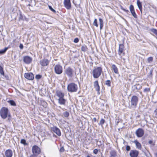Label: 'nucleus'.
<instances>
[{"mask_svg": "<svg viewBox=\"0 0 157 157\" xmlns=\"http://www.w3.org/2000/svg\"><path fill=\"white\" fill-rule=\"evenodd\" d=\"M102 71V68L100 67H94L92 71V75L95 78H98L101 75Z\"/></svg>", "mask_w": 157, "mask_h": 157, "instance_id": "nucleus-1", "label": "nucleus"}, {"mask_svg": "<svg viewBox=\"0 0 157 157\" xmlns=\"http://www.w3.org/2000/svg\"><path fill=\"white\" fill-rule=\"evenodd\" d=\"M0 115L2 118L4 119L6 118L8 116H9L8 109L5 107L2 108L0 110Z\"/></svg>", "mask_w": 157, "mask_h": 157, "instance_id": "nucleus-2", "label": "nucleus"}, {"mask_svg": "<svg viewBox=\"0 0 157 157\" xmlns=\"http://www.w3.org/2000/svg\"><path fill=\"white\" fill-rule=\"evenodd\" d=\"M78 89V87L77 85L73 83L69 84L67 86V90L70 92H76Z\"/></svg>", "mask_w": 157, "mask_h": 157, "instance_id": "nucleus-3", "label": "nucleus"}, {"mask_svg": "<svg viewBox=\"0 0 157 157\" xmlns=\"http://www.w3.org/2000/svg\"><path fill=\"white\" fill-rule=\"evenodd\" d=\"M65 75H66L68 78H72L74 74V70L70 67H68L65 69L64 71Z\"/></svg>", "mask_w": 157, "mask_h": 157, "instance_id": "nucleus-4", "label": "nucleus"}, {"mask_svg": "<svg viewBox=\"0 0 157 157\" xmlns=\"http://www.w3.org/2000/svg\"><path fill=\"white\" fill-rule=\"evenodd\" d=\"M138 101V98L136 96L132 97L131 101V106L132 107H135L137 105Z\"/></svg>", "mask_w": 157, "mask_h": 157, "instance_id": "nucleus-5", "label": "nucleus"}, {"mask_svg": "<svg viewBox=\"0 0 157 157\" xmlns=\"http://www.w3.org/2000/svg\"><path fill=\"white\" fill-rule=\"evenodd\" d=\"M41 152L40 148L37 146L34 145L32 148V152L33 155H38Z\"/></svg>", "mask_w": 157, "mask_h": 157, "instance_id": "nucleus-6", "label": "nucleus"}, {"mask_svg": "<svg viewBox=\"0 0 157 157\" xmlns=\"http://www.w3.org/2000/svg\"><path fill=\"white\" fill-rule=\"evenodd\" d=\"M54 70L56 74L60 75L63 72V68L60 65L57 64L55 66Z\"/></svg>", "mask_w": 157, "mask_h": 157, "instance_id": "nucleus-7", "label": "nucleus"}, {"mask_svg": "<svg viewBox=\"0 0 157 157\" xmlns=\"http://www.w3.org/2000/svg\"><path fill=\"white\" fill-rule=\"evenodd\" d=\"M24 76L26 78L29 80H33L34 78L33 74L31 72L25 73Z\"/></svg>", "mask_w": 157, "mask_h": 157, "instance_id": "nucleus-8", "label": "nucleus"}, {"mask_svg": "<svg viewBox=\"0 0 157 157\" xmlns=\"http://www.w3.org/2000/svg\"><path fill=\"white\" fill-rule=\"evenodd\" d=\"M136 134L138 137H141L143 136L144 134V130L141 128H139L136 130Z\"/></svg>", "mask_w": 157, "mask_h": 157, "instance_id": "nucleus-9", "label": "nucleus"}, {"mask_svg": "<svg viewBox=\"0 0 157 157\" xmlns=\"http://www.w3.org/2000/svg\"><path fill=\"white\" fill-rule=\"evenodd\" d=\"M63 4L65 7L67 9L69 10L71 8L70 0H64Z\"/></svg>", "mask_w": 157, "mask_h": 157, "instance_id": "nucleus-10", "label": "nucleus"}, {"mask_svg": "<svg viewBox=\"0 0 157 157\" xmlns=\"http://www.w3.org/2000/svg\"><path fill=\"white\" fill-rule=\"evenodd\" d=\"M32 60V58L28 56H25L23 57V61L27 64H29L31 63Z\"/></svg>", "mask_w": 157, "mask_h": 157, "instance_id": "nucleus-11", "label": "nucleus"}, {"mask_svg": "<svg viewBox=\"0 0 157 157\" xmlns=\"http://www.w3.org/2000/svg\"><path fill=\"white\" fill-rule=\"evenodd\" d=\"M139 154V152L135 150H131L129 155L131 157H137Z\"/></svg>", "mask_w": 157, "mask_h": 157, "instance_id": "nucleus-12", "label": "nucleus"}, {"mask_svg": "<svg viewBox=\"0 0 157 157\" xmlns=\"http://www.w3.org/2000/svg\"><path fill=\"white\" fill-rule=\"evenodd\" d=\"M49 63V61L47 59H44L40 61V65L43 67L47 66Z\"/></svg>", "mask_w": 157, "mask_h": 157, "instance_id": "nucleus-13", "label": "nucleus"}, {"mask_svg": "<svg viewBox=\"0 0 157 157\" xmlns=\"http://www.w3.org/2000/svg\"><path fill=\"white\" fill-rule=\"evenodd\" d=\"M51 130L58 136H61V133L60 130L56 127H53L52 128Z\"/></svg>", "mask_w": 157, "mask_h": 157, "instance_id": "nucleus-14", "label": "nucleus"}, {"mask_svg": "<svg viewBox=\"0 0 157 157\" xmlns=\"http://www.w3.org/2000/svg\"><path fill=\"white\" fill-rule=\"evenodd\" d=\"M124 46L123 44H120L119 46V48L118 50V54L120 56L121 55V54L123 53L124 55Z\"/></svg>", "mask_w": 157, "mask_h": 157, "instance_id": "nucleus-15", "label": "nucleus"}, {"mask_svg": "<svg viewBox=\"0 0 157 157\" xmlns=\"http://www.w3.org/2000/svg\"><path fill=\"white\" fill-rule=\"evenodd\" d=\"M58 103L60 105H66L67 100L64 98H59L58 99Z\"/></svg>", "mask_w": 157, "mask_h": 157, "instance_id": "nucleus-16", "label": "nucleus"}, {"mask_svg": "<svg viewBox=\"0 0 157 157\" xmlns=\"http://www.w3.org/2000/svg\"><path fill=\"white\" fill-rule=\"evenodd\" d=\"M94 86L95 90L98 91V93L100 91V88L98 81L97 80L94 82Z\"/></svg>", "mask_w": 157, "mask_h": 157, "instance_id": "nucleus-17", "label": "nucleus"}, {"mask_svg": "<svg viewBox=\"0 0 157 157\" xmlns=\"http://www.w3.org/2000/svg\"><path fill=\"white\" fill-rule=\"evenodd\" d=\"M56 95L59 98H64V94L61 91L58 90L56 92Z\"/></svg>", "mask_w": 157, "mask_h": 157, "instance_id": "nucleus-18", "label": "nucleus"}, {"mask_svg": "<svg viewBox=\"0 0 157 157\" xmlns=\"http://www.w3.org/2000/svg\"><path fill=\"white\" fill-rule=\"evenodd\" d=\"M5 154L6 157H11L12 156L13 152L11 150H7L6 151Z\"/></svg>", "mask_w": 157, "mask_h": 157, "instance_id": "nucleus-19", "label": "nucleus"}, {"mask_svg": "<svg viewBox=\"0 0 157 157\" xmlns=\"http://www.w3.org/2000/svg\"><path fill=\"white\" fill-rule=\"evenodd\" d=\"M134 143L135 144L137 148L140 149H141V145L140 143L136 140H135Z\"/></svg>", "mask_w": 157, "mask_h": 157, "instance_id": "nucleus-20", "label": "nucleus"}, {"mask_svg": "<svg viewBox=\"0 0 157 157\" xmlns=\"http://www.w3.org/2000/svg\"><path fill=\"white\" fill-rule=\"evenodd\" d=\"M137 4L139 10L141 12L142 8V5L141 3V2L140 0H137Z\"/></svg>", "mask_w": 157, "mask_h": 157, "instance_id": "nucleus-21", "label": "nucleus"}, {"mask_svg": "<svg viewBox=\"0 0 157 157\" xmlns=\"http://www.w3.org/2000/svg\"><path fill=\"white\" fill-rule=\"evenodd\" d=\"M112 68L115 73L117 74L118 73V69L115 65L114 64L112 65Z\"/></svg>", "mask_w": 157, "mask_h": 157, "instance_id": "nucleus-22", "label": "nucleus"}, {"mask_svg": "<svg viewBox=\"0 0 157 157\" xmlns=\"http://www.w3.org/2000/svg\"><path fill=\"white\" fill-rule=\"evenodd\" d=\"M99 21L100 24V30H101L103 26V22L102 19L101 18H99Z\"/></svg>", "mask_w": 157, "mask_h": 157, "instance_id": "nucleus-23", "label": "nucleus"}, {"mask_svg": "<svg viewBox=\"0 0 157 157\" xmlns=\"http://www.w3.org/2000/svg\"><path fill=\"white\" fill-rule=\"evenodd\" d=\"M111 157H115L116 155V152L114 151H112L110 152Z\"/></svg>", "mask_w": 157, "mask_h": 157, "instance_id": "nucleus-24", "label": "nucleus"}, {"mask_svg": "<svg viewBox=\"0 0 157 157\" xmlns=\"http://www.w3.org/2000/svg\"><path fill=\"white\" fill-rule=\"evenodd\" d=\"M111 82L110 80H107L105 81V85H107L108 86L110 87L111 86Z\"/></svg>", "mask_w": 157, "mask_h": 157, "instance_id": "nucleus-25", "label": "nucleus"}, {"mask_svg": "<svg viewBox=\"0 0 157 157\" xmlns=\"http://www.w3.org/2000/svg\"><path fill=\"white\" fill-rule=\"evenodd\" d=\"M8 49L7 47H6L4 49L0 50V54H3L5 53Z\"/></svg>", "mask_w": 157, "mask_h": 157, "instance_id": "nucleus-26", "label": "nucleus"}, {"mask_svg": "<svg viewBox=\"0 0 157 157\" xmlns=\"http://www.w3.org/2000/svg\"><path fill=\"white\" fill-rule=\"evenodd\" d=\"M87 49V47L85 45H83L81 47V50L83 52L86 51Z\"/></svg>", "mask_w": 157, "mask_h": 157, "instance_id": "nucleus-27", "label": "nucleus"}, {"mask_svg": "<svg viewBox=\"0 0 157 157\" xmlns=\"http://www.w3.org/2000/svg\"><path fill=\"white\" fill-rule=\"evenodd\" d=\"M0 73L3 76L4 75V73L3 70V68L1 66H0Z\"/></svg>", "mask_w": 157, "mask_h": 157, "instance_id": "nucleus-28", "label": "nucleus"}, {"mask_svg": "<svg viewBox=\"0 0 157 157\" xmlns=\"http://www.w3.org/2000/svg\"><path fill=\"white\" fill-rule=\"evenodd\" d=\"M63 116L65 117H67L69 116V113L67 111H65L63 113Z\"/></svg>", "mask_w": 157, "mask_h": 157, "instance_id": "nucleus-29", "label": "nucleus"}, {"mask_svg": "<svg viewBox=\"0 0 157 157\" xmlns=\"http://www.w3.org/2000/svg\"><path fill=\"white\" fill-rule=\"evenodd\" d=\"M129 10L130 11L131 13L132 12L134 11H135L134 7L132 5H131L129 6Z\"/></svg>", "mask_w": 157, "mask_h": 157, "instance_id": "nucleus-30", "label": "nucleus"}, {"mask_svg": "<svg viewBox=\"0 0 157 157\" xmlns=\"http://www.w3.org/2000/svg\"><path fill=\"white\" fill-rule=\"evenodd\" d=\"M105 122V121L104 119H101V120L100 121V122H99V124L102 126L104 124Z\"/></svg>", "mask_w": 157, "mask_h": 157, "instance_id": "nucleus-31", "label": "nucleus"}, {"mask_svg": "<svg viewBox=\"0 0 157 157\" xmlns=\"http://www.w3.org/2000/svg\"><path fill=\"white\" fill-rule=\"evenodd\" d=\"M21 143L22 144H23L25 145H27V144L25 140L24 139L21 140Z\"/></svg>", "mask_w": 157, "mask_h": 157, "instance_id": "nucleus-32", "label": "nucleus"}, {"mask_svg": "<svg viewBox=\"0 0 157 157\" xmlns=\"http://www.w3.org/2000/svg\"><path fill=\"white\" fill-rule=\"evenodd\" d=\"M8 102L12 105L14 106L16 105V103L13 100H10L8 101Z\"/></svg>", "mask_w": 157, "mask_h": 157, "instance_id": "nucleus-33", "label": "nucleus"}, {"mask_svg": "<svg viewBox=\"0 0 157 157\" xmlns=\"http://www.w3.org/2000/svg\"><path fill=\"white\" fill-rule=\"evenodd\" d=\"M93 25L94 26H95L96 27H98V25L97 23V19H95L93 23Z\"/></svg>", "mask_w": 157, "mask_h": 157, "instance_id": "nucleus-34", "label": "nucleus"}, {"mask_svg": "<svg viewBox=\"0 0 157 157\" xmlns=\"http://www.w3.org/2000/svg\"><path fill=\"white\" fill-rule=\"evenodd\" d=\"M151 32H153V33H154L156 35H157V30L154 29H151Z\"/></svg>", "mask_w": 157, "mask_h": 157, "instance_id": "nucleus-35", "label": "nucleus"}, {"mask_svg": "<svg viewBox=\"0 0 157 157\" xmlns=\"http://www.w3.org/2000/svg\"><path fill=\"white\" fill-rule=\"evenodd\" d=\"M131 13L132 15L135 18H137V16L135 12V11L132 12H131Z\"/></svg>", "mask_w": 157, "mask_h": 157, "instance_id": "nucleus-36", "label": "nucleus"}, {"mask_svg": "<svg viewBox=\"0 0 157 157\" xmlns=\"http://www.w3.org/2000/svg\"><path fill=\"white\" fill-rule=\"evenodd\" d=\"M42 76L40 75H37L35 76V78L37 79H39L41 78Z\"/></svg>", "mask_w": 157, "mask_h": 157, "instance_id": "nucleus-37", "label": "nucleus"}, {"mask_svg": "<svg viewBox=\"0 0 157 157\" xmlns=\"http://www.w3.org/2000/svg\"><path fill=\"white\" fill-rule=\"evenodd\" d=\"M19 20H23V17L21 13L19 15Z\"/></svg>", "mask_w": 157, "mask_h": 157, "instance_id": "nucleus-38", "label": "nucleus"}, {"mask_svg": "<svg viewBox=\"0 0 157 157\" xmlns=\"http://www.w3.org/2000/svg\"><path fill=\"white\" fill-rule=\"evenodd\" d=\"M150 91V89L149 88H145L144 90V92H147Z\"/></svg>", "mask_w": 157, "mask_h": 157, "instance_id": "nucleus-39", "label": "nucleus"}, {"mask_svg": "<svg viewBox=\"0 0 157 157\" xmlns=\"http://www.w3.org/2000/svg\"><path fill=\"white\" fill-rule=\"evenodd\" d=\"M64 149L63 147H61L59 149V151L60 152H63L64 151Z\"/></svg>", "mask_w": 157, "mask_h": 157, "instance_id": "nucleus-40", "label": "nucleus"}, {"mask_svg": "<svg viewBox=\"0 0 157 157\" xmlns=\"http://www.w3.org/2000/svg\"><path fill=\"white\" fill-rule=\"evenodd\" d=\"M49 9L52 11L54 13H56V11H55V10H54L52 8L51 6H49Z\"/></svg>", "mask_w": 157, "mask_h": 157, "instance_id": "nucleus-41", "label": "nucleus"}, {"mask_svg": "<svg viewBox=\"0 0 157 157\" xmlns=\"http://www.w3.org/2000/svg\"><path fill=\"white\" fill-rule=\"evenodd\" d=\"M153 60V58L152 57H149L147 59V60L148 62H151Z\"/></svg>", "mask_w": 157, "mask_h": 157, "instance_id": "nucleus-42", "label": "nucleus"}, {"mask_svg": "<svg viewBox=\"0 0 157 157\" xmlns=\"http://www.w3.org/2000/svg\"><path fill=\"white\" fill-rule=\"evenodd\" d=\"M131 149L130 147V146L127 145L126 147V150L127 151H128L130 150Z\"/></svg>", "mask_w": 157, "mask_h": 157, "instance_id": "nucleus-43", "label": "nucleus"}, {"mask_svg": "<svg viewBox=\"0 0 157 157\" xmlns=\"http://www.w3.org/2000/svg\"><path fill=\"white\" fill-rule=\"evenodd\" d=\"M98 150L96 149H95L94 150L93 153L95 154H97L98 153Z\"/></svg>", "mask_w": 157, "mask_h": 157, "instance_id": "nucleus-44", "label": "nucleus"}, {"mask_svg": "<svg viewBox=\"0 0 157 157\" xmlns=\"http://www.w3.org/2000/svg\"><path fill=\"white\" fill-rule=\"evenodd\" d=\"M79 41V40L78 38H75L74 39V42L75 43H77Z\"/></svg>", "mask_w": 157, "mask_h": 157, "instance_id": "nucleus-45", "label": "nucleus"}, {"mask_svg": "<svg viewBox=\"0 0 157 157\" xmlns=\"http://www.w3.org/2000/svg\"><path fill=\"white\" fill-rule=\"evenodd\" d=\"M121 9L123 10L125 12H126L128 13V12H129V11L128 10H126L123 8H121Z\"/></svg>", "mask_w": 157, "mask_h": 157, "instance_id": "nucleus-46", "label": "nucleus"}, {"mask_svg": "<svg viewBox=\"0 0 157 157\" xmlns=\"http://www.w3.org/2000/svg\"><path fill=\"white\" fill-rule=\"evenodd\" d=\"M19 47L21 49H22L23 48V46L22 44H20L19 46Z\"/></svg>", "mask_w": 157, "mask_h": 157, "instance_id": "nucleus-47", "label": "nucleus"}, {"mask_svg": "<svg viewBox=\"0 0 157 157\" xmlns=\"http://www.w3.org/2000/svg\"><path fill=\"white\" fill-rule=\"evenodd\" d=\"M30 157H37V155H31L30 156Z\"/></svg>", "mask_w": 157, "mask_h": 157, "instance_id": "nucleus-48", "label": "nucleus"}, {"mask_svg": "<svg viewBox=\"0 0 157 157\" xmlns=\"http://www.w3.org/2000/svg\"><path fill=\"white\" fill-rule=\"evenodd\" d=\"M98 142L100 143V145H101V144L103 143V142H102L101 140L98 141Z\"/></svg>", "mask_w": 157, "mask_h": 157, "instance_id": "nucleus-49", "label": "nucleus"}, {"mask_svg": "<svg viewBox=\"0 0 157 157\" xmlns=\"http://www.w3.org/2000/svg\"><path fill=\"white\" fill-rule=\"evenodd\" d=\"M152 143H153V141L152 140H149L148 141V143L149 144H152Z\"/></svg>", "mask_w": 157, "mask_h": 157, "instance_id": "nucleus-50", "label": "nucleus"}, {"mask_svg": "<svg viewBox=\"0 0 157 157\" xmlns=\"http://www.w3.org/2000/svg\"><path fill=\"white\" fill-rule=\"evenodd\" d=\"M94 120L95 121L96 120V118H94Z\"/></svg>", "mask_w": 157, "mask_h": 157, "instance_id": "nucleus-51", "label": "nucleus"}, {"mask_svg": "<svg viewBox=\"0 0 157 157\" xmlns=\"http://www.w3.org/2000/svg\"><path fill=\"white\" fill-rule=\"evenodd\" d=\"M86 157H90L89 155H88Z\"/></svg>", "mask_w": 157, "mask_h": 157, "instance_id": "nucleus-52", "label": "nucleus"}]
</instances>
